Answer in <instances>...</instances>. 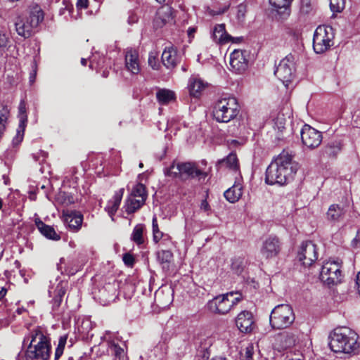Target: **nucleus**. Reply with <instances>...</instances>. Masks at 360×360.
Segmentation results:
<instances>
[{"label": "nucleus", "mask_w": 360, "mask_h": 360, "mask_svg": "<svg viewBox=\"0 0 360 360\" xmlns=\"http://www.w3.org/2000/svg\"><path fill=\"white\" fill-rule=\"evenodd\" d=\"M86 63H87V60L85 59V58H82L81 59V64L83 65V66H86Z\"/></svg>", "instance_id": "64"}, {"label": "nucleus", "mask_w": 360, "mask_h": 360, "mask_svg": "<svg viewBox=\"0 0 360 360\" xmlns=\"http://www.w3.org/2000/svg\"><path fill=\"white\" fill-rule=\"evenodd\" d=\"M301 9L304 13H309L310 10V4L308 0H302Z\"/></svg>", "instance_id": "51"}, {"label": "nucleus", "mask_w": 360, "mask_h": 360, "mask_svg": "<svg viewBox=\"0 0 360 360\" xmlns=\"http://www.w3.org/2000/svg\"><path fill=\"white\" fill-rule=\"evenodd\" d=\"M217 165H225L227 168L233 171H237L239 169L237 155L233 153H230L226 158L219 160Z\"/></svg>", "instance_id": "33"}, {"label": "nucleus", "mask_w": 360, "mask_h": 360, "mask_svg": "<svg viewBox=\"0 0 360 360\" xmlns=\"http://www.w3.org/2000/svg\"><path fill=\"white\" fill-rule=\"evenodd\" d=\"M62 300H63V298L62 297H57V296H54V298L53 300V307L54 309H56L57 308H58L62 302Z\"/></svg>", "instance_id": "52"}, {"label": "nucleus", "mask_w": 360, "mask_h": 360, "mask_svg": "<svg viewBox=\"0 0 360 360\" xmlns=\"http://www.w3.org/2000/svg\"><path fill=\"white\" fill-rule=\"evenodd\" d=\"M236 325L241 333H248L255 328L254 318L248 311H241L236 319Z\"/></svg>", "instance_id": "17"}, {"label": "nucleus", "mask_w": 360, "mask_h": 360, "mask_svg": "<svg viewBox=\"0 0 360 360\" xmlns=\"http://www.w3.org/2000/svg\"><path fill=\"white\" fill-rule=\"evenodd\" d=\"M293 0H269L270 4L281 14L283 18L290 15V5Z\"/></svg>", "instance_id": "27"}, {"label": "nucleus", "mask_w": 360, "mask_h": 360, "mask_svg": "<svg viewBox=\"0 0 360 360\" xmlns=\"http://www.w3.org/2000/svg\"><path fill=\"white\" fill-rule=\"evenodd\" d=\"M29 342L25 352L27 360H48L50 357L51 345L50 338L40 328H36L27 335L23 345Z\"/></svg>", "instance_id": "2"}, {"label": "nucleus", "mask_w": 360, "mask_h": 360, "mask_svg": "<svg viewBox=\"0 0 360 360\" xmlns=\"http://www.w3.org/2000/svg\"><path fill=\"white\" fill-rule=\"evenodd\" d=\"M65 292H66L65 288L63 285L62 283H59L56 288V295H55L63 298V296L65 295Z\"/></svg>", "instance_id": "49"}, {"label": "nucleus", "mask_w": 360, "mask_h": 360, "mask_svg": "<svg viewBox=\"0 0 360 360\" xmlns=\"http://www.w3.org/2000/svg\"><path fill=\"white\" fill-rule=\"evenodd\" d=\"M195 32V29L193 27H189L188 30V34L191 37Z\"/></svg>", "instance_id": "61"}, {"label": "nucleus", "mask_w": 360, "mask_h": 360, "mask_svg": "<svg viewBox=\"0 0 360 360\" xmlns=\"http://www.w3.org/2000/svg\"><path fill=\"white\" fill-rule=\"evenodd\" d=\"M331 27L319 26L314 34L313 48L316 53H323L333 45Z\"/></svg>", "instance_id": "9"}, {"label": "nucleus", "mask_w": 360, "mask_h": 360, "mask_svg": "<svg viewBox=\"0 0 360 360\" xmlns=\"http://www.w3.org/2000/svg\"><path fill=\"white\" fill-rule=\"evenodd\" d=\"M6 289L4 288H1V290H0V300L5 297V295H6Z\"/></svg>", "instance_id": "60"}, {"label": "nucleus", "mask_w": 360, "mask_h": 360, "mask_svg": "<svg viewBox=\"0 0 360 360\" xmlns=\"http://www.w3.org/2000/svg\"><path fill=\"white\" fill-rule=\"evenodd\" d=\"M67 335L60 336L58 346L55 351L54 360H58L63 354L64 348L67 342Z\"/></svg>", "instance_id": "40"}, {"label": "nucleus", "mask_w": 360, "mask_h": 360, "mask_svg": "<svg viewBox=\"0 0 360 360\" xmlns=\"http://www.w3.org/2000/svg\"><path fill=\"white\" fill-rule=\"evenodd\" d=\"M124 189H120L115 193L112 198L108 201V205L105 207V210L110 217H113L117 212L120 205Z\"/></svg>", "instance_id": "26"}, {"label": "nucleus", "mask_w": 360, "mask_h": 360, "mask_svg": "<svg viewBox=\"0 0 360 360\" xmlns=\"http://www.w3.org/2000/svg\"><path fill=\"white\" fill-rule=\"evenodd\" d=\"M245 259L244 257H238L232 259L231 269L236 274H240L245 266Z\"/></svg>", "instance_id": "37"}, {"label": "nucleus", "mask_w": 360, "mask_h": 360, "mask_svg": "<svg viewBox=\"0 0 360 360\" xmlns=\"http://www.w3.org/2000/svg\"><path fill=\"white\" fill-rule=\"evenodd\" d=\"M200 209L201 210H203L204 211H209L210 209V207L207 202V201L206 200H203L202 202H201V204H200Z\"/></svg>", "instance_id": "57"}, {"label": "nucleus", "mask_w": 360, "mask_h": 360, "mask_svg": "<svg viewBox=\"0 0 360 360\" xmlns=\"http://www.w3.org/2000/svg\"><path fill=\"white\" fill-rule=\"evenodd\" d=\"M356 285H357V290L360 294V271L358 273L356 276Z\"/></svg>", "instance_id": "58"}, {"label": "nucleus", "mask_w": 360, "mask_h": 360, "mask_svg": "<svg viewBox=\"0 0 360 360\" xmlns=\"http://www.w3.org/2000/svg\"><path fill=\"white\" fill-rule=\"evenodd\" d=\"M17 33L24 38H29L32 36L33 27L26 18L18 17L15 22Z\"/></svg>", "instance_id": "24"}, {"label": "nucleus", "mask_w": 360, "mask_h": 360, "mask_svg": "<svg viewBox=\"0 0 360 360\" xmlns=\"http://www.w3.org/2000/svg\"><path fill=\"white\" fill-rule=\"evenodd\" d=\"M345 0H330V7L333 12L340 13L345 8Z\"/></svg>", "instance_id": "42"}, {"label": "nucleus", "mask_w": 360, "mask_h": 360, "mask_svg": "<svg viewBox=\"0 0 360 360\" xmlns=\"http://www.w3.org/2000/svg\"><path fill=\"white\" fill-rule=\"evenodd\" d=\"M212 37L215 42L220 44H225L229 42L240 43L243 39L242 37L235 38L229 35L226 32L224 24H219L214 27Z\"/></svg>", "instance_id": "18"}, {"label": "nucleus", "mask_w": 360, "mask_h": 360, "mask_svg": "<svg viewBox=\"0 0 360 360\" xmlns=\"http://www.w3.org/2000/svg\"><path fill=\"white\" fill-rule=\"evenodd\" d=\"M33 28H36L44 20L43 11L38 6H34L30 12L29 16L25 18Z\"/></svg>", "instance_id": "30"}, {"label": "nucleus", "mask_w": 360, "mask_h": 360, "mask_svg": "<svg viewBox=\"0 0 360 360\" xmlns=\"http://www.w3.org/2000/svg\"><path fill=\"white\" fill-rule=\"evenodd\" d=\"M295 314L288 304H278L271 311L270 325L274 329H284L289 327L295 321Z\"/></svg>", "instance_id": "6"}, {"label": "nucleus", "mask_w": 360, "mask_h": 360, "mask_svg": "<svg viewBox=\"0 0 360 360\" xmlns=\"http://www.w3.org/2000/svg\"><path fill=\"white\" fill-rule=\"evenodd\" d=\"M254 353V346L252 344H249L245 348V359L246 360H252Z\"/></svg>", "instance_id": "48"}, {"label": "nucleus", "mask_w": 360, "mask_h": 360, "mask_svg": "<svg viewBox=\"0 0 360 360\" xmlns=\"http://www.w3.org/2000/svg\"><path fill=\"white\" fill-rule=\"evenodd\" d=\"M287 360H303V358L302 356L294 355L291 357H288Z\"/></svg>", "instance_id": "59"}, {"label": "nucleus", "mask_w": 360, "mask_h": 360, "mask_svg": "<svg viewBox=\"0 0 360 360\" xmlns=\"http://www.w3.org/2000/svg\"><path fill=\"white\" fill-rule=\"evenodd\" d=\"M156 98L160 104L167 105L172 101H175V93L169 89H160L156 92Z\"/></svg>", "instance_id": "29"}, {"label": "nucleus", "mask_w": 360, "mask_h": 360, "mask_svg": "<svg viewBox=\"0 0 360 360\" xmlns=\"http://www.w3.org/2000/svg\"><path fill=\"white\" fill-rule=\"evenodd\" d=\"M181 60V56L176 47L171 45L165 47L162 54L163 65L168 69H174Z\"/></svg>", "instance_id": "16"}, {"label": "nucleus", "mask_w": 360, "mask_h": 360, "mask_svg": "<svg viewBox=\"0 0 360 360\" xmlns=\"http://www.w3.org/2000/svg\"><path fill=\"white\" fill-rule=\"evenodd\" d=\"M146 227L142 224H139L135 226L131 235V240L136 245H141L144 243L143 232Z\"/></svg>", "instance_id": "34"}, {"label": "nucleus", "mask_w": 360, "mask_h": 360, "mask_svg": "<svg viewBox=\"0 0 360 360\" xmlns=\"http://www.w3.org/2000/svg\"><path fill=\"white\" fill-rule=\"evenodd\" d=\"M131 194H132L133 197H134V198L139 197V198H141V200H144L145 201L146 200L147 194H146V187L142 184H136L134 187Z\"/></svg>", "instance_id": "39"}, {"label": "nucleus", "mask_w": 360, "mask_h": 360, "mask_svg": "<svg viewBox=\"0 0 360 360\" xmlns=\"http://www.w3.org/2000/svg\"><path fill=\"white\" fill-rule=\"evenodd\" d=\"M354 240L356 242L360 243V229L357 231L356 238H354Z\"/></svg>", "instance_id": "62"}, {"label": "nucleus", "mask_w": 360, "mask_h": 360, "mask_svg": "<svg viewBox=\"0 0 360 360\" xmlns=\"http://www.w3.org/2000/svg\"><path fill=\"white\" fill-rule=\"evenodd\" d=\"M34 79H35V73L34 74H31L30 77V83H32L34 82Z\"/></svg>", "instance_id": "63"}, {"label": "nucleus", "mask_w": 360, "mask_h": 360, "mask_svg": "<svg viewBox=\"0 0 360 360\" xmlns=\"http://www.w3.org/2000/svg\"><path fill=\"white\" fill-rule=\"evenodd\" d=\"M9 115V109L8 106L1 103L0 104V124L6 127L8 117Z\"/></svg>", "instance_id": "43"}, {"label": "nucleus", "mask_w": 360, "mask_h": 360, "mask_svg": "<svg viewBox=\"0 0 360 360\" xmlns=\"http://www.w3.org/2000/svg\"><path fill=\"white\" fill-rule=\"evenodd\" d=\"M341 150L342 144L340 141H331L325 146L323 154L329 158H335Z\"/></svg>", "instance_id": "32"}, {"label": "nucleus", "mask_w": 360, "mask_h": 360, "mask_svg": "<svg viewBox=\"0 0 360 360\" xmlns=\"http://www.w3.org/2000/svg\"><path fill=\"white\" fill-rule=\"evenodd\" d=\"M77 6L79 8H86L88 7V0H77Z\"/></svg>", "instance_id": "53"}, {"label": "nucleus", "mask_w": 360, "mask_h": 360, "mask_svg": "<svg viewBox=\"0 0 360 360\" xmlns=\"http://www.w3.org/2000/svg\"><path fill=\"white\" fill-rule=\"evenodd\" d=\"M173 258V254L170 250H161L158 252V261L164 264H169Z\"/></svg>", "instance_id": "41"}, {"label": "nucleus", "mask_w": 360, "mask_h": 360, "mask_svg": "<svg viewBox=\"0 0 360 360\" xmlns=\"http://www.w3.org/2000/svg\"><path fill=\"white\" fill-rule=\"evenodd\" d=\"M282 243L279 238L276 236H269L262 243L259 252L266 259L276 257L281 252Z\"/></svg>", "instance_id": "10"}, {"label": "nucleus", "mask_w": 360, "mask_h": 360, "mask_svg": "<svg viewBox=\"0 0 360 360\" xmlns=\"http://www.w3.org/2000/svg\"><path fill=\"white\" fill-rule=\"evenodd\" d=\"M19 124L16 130V135L13 139V144L18 146L20 144L24 136V131L27 122V116L26 114V105L24 101H21L18 106Z\"/></svg>", "instance_id": "14"}, {"label": "nucleus", "mask_w": 360, "mask_h": 360, "mask_svg": "<svg viewBox=\"0 0 360 360\" xmlns=\"http://www.w3.org/2000/svg\"><path fill=\"white\" fill-rule=\"evenodd\" d=\"M241 300L242 296L238 292H230L215 297L209 301L207 307L212 312L226 314Z\"/></svg>", "instance_id": "5"}, {"label": "nucleus", "mask_w": 360, "mask_h": 360, "mask_svg": "<svg viewBox=\"0 0 360 360\" xmlns=\"http://www.w3.org/2000/svg\"><path fill=\"white\" fill-rule=\"evenodd\" d=\"M275 124H276V127H277L278 130L281 132H282L283 131V129H285V121L283 117H278L275 122Z\"/></svg>", "instance_id": "47"}, {"label": "nucleus", "mask_w": 360, "mask_h": 360, "mask_svg": "<svg viewBox=\"0 0 360 360\" xmlns=\"http://www.w3.org/2000/svg\"><path fill=\"white\" fill-rule=\"evenodd\" d=\"M297 258L304 266H311L318 259L316 245L311 241L302 243L297 254Z\"/></svg>", "instance_id": "12"}, {"label": "nucleus", "mask_w": 360, "mask_h": 360, "mask_svg": "<svg viewBox=\"0 0 360 360\" xmlns=\"http://www.w3.org/2000/svg\"><path fill=\"white\" fill-rule=\"evenodd\" d=\"M123 262L128 266H132L134 264V257L130 253L123 255Z\"/></svg>", "instance_id": "46"}, {"label": "nucleus", "mask_w": 360, "mask_h": 360, "mask_svg": "<svg viewBox=\"0 0 360 360\" xmlns=\"http://www.w3.org/2000/svg\"><path fill=\"white\" fill-rule=\"evenodd\" d=\"M153 241L157 243L164 236V234L160 231L158 233H153Z\"/></svg>", "instance_id": "54"}, {"label": "nucleus", "mask_w": 360, "mask_h": 360, "mask_svg": "<svg viewBox=\"0 0 360 360\" xmlns=\"http://www.w3.org/2000/svg\"><path fill=\"white\" fill-rule=\"evenodd\" d=\"M180 178L181 179H194L198 177L199 180L205 179L207 172L200 170L194 163L182 162L179 163Z\"/></svg>", "instance_id": "13"}, {"label": "nucleus", "mask_w": 360, "mask_h": 360, "mask_svg": "<svg viewBox=\"0 0 360 360\" xmlns=\"http://www.w3.org/2000/svg\"><path fill=\"white\" fill-rule=\"evenodd\" d=\"M152 225H153V233H158L160 231L158 224V221H157V219L155 217H154L153 219Z\"/></svg>", "instance_id": "56"}, {"label": "nucleus", "mask_w": 360, "mask_h": 360, "mask_svg": "<svg viewBox=\"0 0 360 360\" xmlns=\"http://www.w3.org/2000/svg\"><path fill=\"white\" fill-rule=\"evenodd\" d=\"M240 112V105L235 97L226 96L215 103L212 115L218 122H229L233 120Z\"/></svg>", "instance_id": "4"}, {"label": "nucleus", "mask_w": 360, "mask_h": 360, "mask_svg": "<svg viewBox=\"0 0 360 360\" xmlns=\"http://www.w3.org/2000/svg\"><path fill=\"white\" fill-rule=\"evenodd\" d=\"M108 350L115 359H118L119 360H124L126 356V352L124 348L121 347L115 342H110Z\"/></svg>", "instance_id": "36"}, {"label": "nucleus", "mask_w": 360, "mask_h": 360, "mask_svg": "<svg viewBox=\"0 0 360 360\" xmlns=\"http://www.w3.org/2000/svg\"><path fill=\"white\" fill-rule=\"evenodd\" d=\"M231 70L236 73L241 74L248 68V60L245 52L242 50L235 49L230 55Z\"/></svg>", "instance_id": "15"}, {"label": "nucleus", "mask_w": 360, "mask_h": 360, "mask_svg": "<svg viewBox=\"0 0 360 360\" xmlns=\"http://www.w3.org/2000/svg\"><path fill=\"white\" fill-rule=\"evenodd\" d=\"M125 67L132 74H138L140 71L139 53L132 49H128L125 53Z\"/></svg>", "instance_id": "21"}, {"label": "nucleus", "mask_w": 360, "mask_h": 360, "mask_svg": "<svg viewBox=\"0 0 360 360\" xmlns=\"http://www.w3.org/2000/svg\"><path fill=\"white\" fill-rule=\"evenodd\" d=\"M358 338L357 333L349 328H337L330 335L329 347L335 353L355 354L359 347Z\"/></svg>", "instance_id": "3"}, {"label": "nucleus", "mask_w": 360, "mask_h": 360, "mask_svg": "<svg viewBox=\"0 0 360 360\" xmlns=\"http://www.w3.org/2000/svg\"><path fill=\"white\" fill-rule=\"evenodd\" d=\"M247 13V6L245 4H240L236 7V17L239 21H243Z\"/></svg>", "instance_id": "44"}, {"label": "nucleus", "mask_w": 360, "mask_h": 360, "mask_svg": "<svg viewBox=\"0 0 360 360\" xmlns=\"http://www.w3.org/2000/svg\"><path fill=\"white\" fill-rule=\"evenodd\" d=\"M320 279L329 287L340 283L343 279L340 264L335 261L324 262L321 267Z\"/></svg>", "instance_id": "7"}, {"label": "nucleus", "mask_w": 360, "mask_h": 360, "mask_svg": "<svg viewBox=\"0 0 360 360\" xmlns=\"http://www.w3.org/2000/svg\"><path fill=\"white\" fill-rule=\"evenodd\" d=\"M35 224L39 232L46 238L53 240H59L60 239V236L56 232L53 227L44 224L41 219H37Z\"/></svg>", "instance_id": "23"}, {"label": "nucleus", "mask_w": 360, "mask_h": 360, "mask_svg": "<svg viewBox=\"0 0 360 360\" xmlns=\"http://www.w3.org/2000/svg\"><path fill=\"white\" fill-rule=\"evenodd\" d=\"M297 168L292 155L283 150L267 167L265 181L269 185L286 184L292 181Z\"/></svg>", "instance_id": "1"}, {"label": "nucleus", "mask_w": 360, "mask_h": 360, "mask_svg": "<svg viewBox=\"0 0 360 360\" xmlns=\"http://www.w3.org/2000/svg\"><path fill=\"white\" fill-rule=\"evenodd\" d=\"M179 163L176 165L173 162L169 167L164 169V174L166 176L176 178L180 177Z\"/></svg>", "instance_id": "38"}, {"label": "nucleus", "mask_w": 360, "mask_h": 360, "mask_svg": "<svg viewBox=\"0 0 360 360\" xmlns=\"http://www.w3.org/2000/svg\"><path fill=\"white\" fill-rule=\"evenodd\" d=\"M206 84L200 78L191 77L188 80V88L190 95L198 98L205 89Z\"/></svg>", "instance_id": "25"}, {"label": "nucleus", "mask_w": 360, "mask_h": 360, "mask_svg": "<svg viewBox=\"0 0 360 360\" xmlns=\"http://www.w3.org/2000/svg\"><path fill=\"white\" fill-rule=\"evenodd\" d=\"M145 200L136 199L134 197L129 198L126 202V212L128 214H132L140 209L144 204Z\"/></svg>", "instance_id": "35"}, {"label": "nucleus", "mask_w": 360, "mask_h": 360, "mask_svg": "<svg viewBox=\"0 0 360 360\" xmlns=\"http://www.w3.org/2000/svg\"><path fill=\"white\" fill-rule=\"evenodd\" d=\"M139 17L138 15L134 13V12H131L129 13V15L128 17V23L130 25H133L138 22Z\"/></svg>", "instance_id": "50"}, {"label": "nucleus", "mask_w": 360, "mask_h": 360, "mask_svg": "<svg viewBox=\"0 0 360 360\" xmlns=\"http://www.w3.org/2000/svg\"><path fill=\"white\" fill-rule=\"evenodd\" d=\"M300 332L298 330L284 331L276 336L281 349H287L295 346L298 342Z\"/></svg>", "instance_id": "20"}, {"label": "nucleus", "mask_w": 360, "mask_h": 360, "mask_svg": "<svg viewBox=\"0 0 360 360\" xmlns=\"http://www.w3.org/2000/svg\"><path fill=\"white\" fill-rule=\"evenodd\" d=\"M297 56L289 53L282 59L274 71L275 75L288 86L295 77Z\"/></svg>", "instance_id": "8"}, {"label": "nucleus", "mask_w": 360, "mask_h": 360, "mask_svg": "<svg viewBox=\"0 0 360 360\" xmlns=\"http://www.w3.org/2000/svg\"><path fill=\"white\" fill-rule=\"evenodd\" d=\"M174 18L173 8L169 6H164L158 11L155 22L158 26L162 27L167 23H174Z\"/></svg>", "instance_id": "22"}, {"label": "nucleus", "mask_w": 360, "mask_h": 360, "mask_svg": "<svg viewBox=\"0 0 360 360\" xmlns=\"http://www.w3.org/2000/svg\"><path fill=\"white\" fill-rule=\"evenodd\" d=\"M148 63L152 67L153 69L157 68L156 58L155 56H149Z\"/></svg>", "instance_id": "55"}, {"label": "nucleus", "mask_w": 360, "mask_h": 360, "mask_svg": "<svg viewBox=\"0 0 360 360\" xmlns=\"http://www.w3.org/2000/svg\"><path fill=\"white\" fill-rule=\"evenodd\" d=\"M345 214V209L338 204L331 205L326 213L327 219L330 221H338L344 217Z\"/></svg>", "instance_id": "28"}, {"label": "nucleus", "mask_w": 360, "mask_h": 360, "mask_svg": "<svg viewBox=\"0 0 360 360\" xmlns=\"http://www.w3.org/2000/svg\"><path fill=\"white\" fill-rule=\"evenodd\" d=\"M300 134L302 143L308 148H316L322 141L321 133L308 124L303 126Z\"/></svg>", "instance_id": "11"}, {"label": "nucleus", "mask_w": 360, "mask_h": 360, "mask_svg": "<svg viewBox=\"0 0 360 360\" xmlns=\"http://www.w3.org/2000/svg\"><path fill=\"white\" fill-rule=\"evenodd\" d=\"M242 193V187L240 185H233L224 192V195L229 202L234 203L240 199Z\"/></svg>", "instance_id": "31"}, {"label": "nucleus", "mask_w": 360, "mask_h": 360, "mask_svg": "<svg viewBox=\"0 0 360 360\" xmlns=\"http://www.w3.org/2000/svg\"><path fill=\"white\" fill-rule=\"evenodd\" d=\"M10 38L6 33L0 32V48H6L10 43Z\"/></svg>", "instance_id": "45"}, {"label": "nucleus", "mask_w": 360, "mask_h": 360, "mask_svg": "<svg viewBox=\"0 0 360 360\" xmlns=\"http://www.w3.org/2000/svg\"><path fill=\"white\" fill-rule=\"evenodd\" d=\"M63 220L68 225L69 229L74 232L78 231L82 226L83 215L81 212L71 210L63 211Z\"/></svg>", "instance_id": "19"}]
</instances>
